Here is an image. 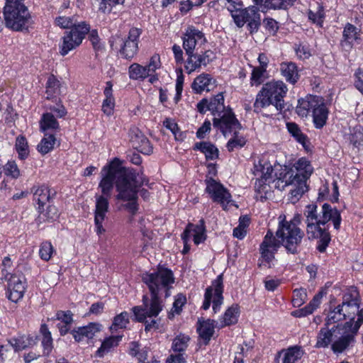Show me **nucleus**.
<instances>
[{
  "label": "nucleus",
  "instance_id": "f257e3e1",
  "mask_svg": "<svg viewBox=\"0 0 363 363\" xmlns=\"http://www.w3.org/2000/svg\"><path fill=\"white\" fill-rule=\"evenodd\" d=\"M363 324V308L356 299L344 298L341 304L330 308L325 323L317 334L315 348L330 346L335 354H340L353 347L356 336Z\"/></svg>",
  "mask_w": 363,
  "mask_h": 363
},
{
  "label": "nucleus",
  "instance_id": "f03ea898",
  "mask_svg": "<svg viewBox=\"0 0 363 363\" xmlns=\"http://www.w3.org/2000/svg\"><path fill=\"white\" fill-rule=\"evenodd\" d=\"M101 175L99 187L102 194L111 196L116 184V199L122 201L121 208L132 217L135 216L138 210V189L143 183L142 177L133 170L121 167L116 158L102 168Z\"/></svg>",
  "mask_w": 363,
  "mask_h": 363
},
{
  "label": "nucleus",
  "instance_id": "7ed1b4c3",
  "mask_svg": "<svg viewBox=\"0 0 363 363\" xmlns=\"http://www.w3.org/2000/svg\"><path fill=\"white\" fill-rule=\"evenodd\" d=\"M301 223L299 215H296L293 219L287 220L285 215L279 216V225L276 232V236L269 230L260 245V253L262 257L271 267V263L274 259V254L281 245L286 250L294 254L297 252V247L300 245L303 237V232L299 228Z\"/></svg>",
  "mask_w": 363,
  "mask_h": 363
},
{
  "label": "nucleus",
  "instance_id": "20e7f679",
  "mask_svg": "<svg viewBox=\"0 0 363 363\" xmlns=\"http://www.w3.org/2000/svg\"><path fill=\"white\" fill-rule=\"evenodd\" d=\"M304 215L308 238L318 239L317 249L320 252H325L330 242V235L325 228V224L332 220L334 228L339 230L341 223L340 213L328 203L322 206L320 212H318L317 206L310 204L306 206Z\"/></svg>",
  "mask_w": 363,
  "mask_h": 363
},
{
  "label": "nucleus",
  "instance_id": "39448f33",
  "mask_svg": "<svg viewBox=\"0 0 363 363\" xmlns=\"http://www.w3.org/2000/svg\"><path fill=\"white\" fill-rule=\"evenodd\" d=\"M288 92V87L281 80H272L264 84L256 95L253 104L254 111L260 113L270 105L277 111L284 108V97Z\"/></svg>",
  "mask_w": 363,
  "mask_h": 363
},
{
  "label": "nucleus",
  "instance_id": "423d86ee",
  "mask_svg": "<svg viewBox=\"0 0 363 363\" xmlns=\"http://www.w3.org/2000/svg\"><path fill=\"white\" fill-rule=\"evenodd\" d=\"M296 113L302 118L307 117L311 113L314 126L320 129L327 123L329 110L323 97L308 95L298 101Z\"/></svg>",
  "mask_w": 363,
  "mask_h": 363
},
{
  "label": "nucleus",
  "instance_id": "0eeeda50",
  "mask_svg": "<svg viewBox=\"0 0 363 363\" xmlns=\"http://www.w3.org/2000/svg\"><path fill=\"white\" fill-rule=\"evenodd\" d=\"M162 310V306L157 295H152L151 298L143 297L142 306L133 308L135 319L145 323V330L150 331L159 329L160 319L157 318Z\"/></svg>",
  "mask_w": 363,
  "mask_h": 363
},
{
  "label": "nucleus",
  "instance_id": "6e6552de",
  "mask_svg": "<svg viewBox=\"0 0 363 363\" xmlns=\"http://www.w3.org/2000/svg\"><path fill=\"white\" fill-rule=\"evenodd\" d=\"M313 172L310 161L305 157L298 159L291 167H285L279 172L277 179L273 181L274 186L284 190L293 180L306 182Z\"/></svg>",
  "mask_w": 363,
  "mask_h": 363
},
{
  "label": "nucleus",
  "instance_id": "1a4fd4ad",
  "mask_svg": "<svg viewBox=\"0 0 363 363\" xmlns=\"http://www.w3.org/2000/svg\"><path fill=\"white\" fill-rule=\"evenodd\" d=\"M210 111L219 118H213V126L219 129L223 135L227 132L234 130L239 128L240 123L235 118L230 109H225L224 106V96L222 93L218 94L209 101Z\"/></svg>",
  "mask_w": 363,
  "mask_h": 363
},
{
  "label": "nucleus",
  "instance_id": "9d476101",
  "mask_svg": "<svg viewBox=\"0 0 363 363\" xmlns=\"http://www.w3.org/2000/svg\"><path fill=\"white\" fill-rule=\"evenodd\" d=\"M3 15L6 27L14 31L28 30L32 24L30 12L23 4L5 5Z\"/></svg>",
  "mask_w": 363,
  "mask_h": 363
},
{
  "label": "nucleus",
  "instance_id": "9b49d317",
  "mask_svg": "<svg viewBox=\"0 0 363 363\" xmlns=\"http://www.w3.org/2000/svg\"><path fill=\"white\" fill-rule=\"evenodd\" d=\"M142 279L147 285L151 294L154 296L164 293L165 296H168V291L174 281L172 272L164 267L158 268L154 272L143 274Z\"/></svg>",
  "mask_w": 363,
  "mask_h": 363
},
{
  "label": "nucleus",
  "instance_id": "f8f14e48",
  "mask_svg": "<svg viewBox=\"0 0 363 363\" xmlns=\"http://www.w3.org/2000/svg\"><path fill=\"white\" fill-rule=\"evenodd\" d=\"M89 30V25L85 21H80L79 25H76L69 31L66 32L62 37L59 45L60 55L65 56L79 46Z\"/></svg>",
  "mask_w": 363,
  "mask_h": 363
},
{
  "label": "nucleus",
  "instance_id": "ddd939ff",
  "mask_svg": "<svg viewBox=\"0 0 363 363\" xmlns=\"http://www.w3.org/2000/svg\"><path fill=\"white\" fill-rule=\"evenodd\" d=\"M229 11L238 28H242L247 23L250 33H253L257 31L261 25V15L257 6H250L245 9L239 7L238 9L229 8Z\"/></svg>",
  "mask_w": 363,
  "mask_h": 363
},
{
  "label": "nucleus",
  "instance_id": "4468645a",
  "mask_svg": "<svg viewBox=\"0 0 363 363\" xmlns=\"http://www.w3.org/2000/svg\"><path fill=\"white\" fill-rule=\"evenodd\" d=\"M205 182V191L213 202L220 204L224 211L232 206L238 208L230 193L220 182L212 178L206 179Z\"/></svg>",
  "mask_w": 363,
  "mask_h": 363
},
{
  "label": "nucleus",
  "instance_id": "2eb2a0df",
  "mask_svg": "<svg viewBox=\"0 0 363 363\" xmlns=\"http://www.w3.org/2000/svg\"><path fill=\"white\" fill-rule=\"evenodd\" d=\"M223 274H221L212 281L211 286L206 289L202 308L207 310L212 303L214 313L218 312L223 303Z\"/></svg>",
  "mask_w": 363,
  "mask_h": 363
},
{
  "label": "nucleus",
  "instance_id": "dca6fc26",
  "mask_svg": "<svg viewBox=\"0 0 363 363\" xmlns=\"http://www.w3.org/2000/svg\"><path fill=\"white\" fill-rule=\"evenodd\" d=\"M182 46L186 53H191L204 45L207 40L204 33L193 26H188L182 36Z\"/></svg>",
  "mask_w": 363,
  "mask_h": 363
},
{
  "label": "nucleus",
  "instance_id": "f3484780",
  "mask_svg": "<svg viewBox=\"0 0 363 363\" xmlns=\"http://www.w3.org/2000/svg\"><path fill=\"white\" fill-rule=\"evenodd\" d=\"M254 169V174L257 177V179L255 184V190L261 194V197H267V194L270 191L271 188L269 183L271 180V173L272 169L271 167L266 168V172H264V167L261 164H255Z\"/></svg>",
  "mask_w": 363,
  "mask_h": 363
},
{
  "label": "nucleus",
  "instance_id": "a211bd4d",
  "mask_svg": "<svg viewBox=\"0 0 363 363\" xmlns=\"http://www.w3.org/2000/svg\"><path fill=\"white\" fill-rule=\"evenodd\" d=\"M182 238L184 243V248L183 250L184 253L189 251V248L186 245L191 238L196 245H199L204 242L206 238L205 234L204 221L201 220L199 223L197 225L189 224L182 234Z\"/></svg>",
  "mask_w": 363,
  "mask_h": 363
},
{
  "label": "nucleus",
  "instance_id": "6ab92c4d",
  "mask_svg": "<svg viewBox=\"0 0 363 363\" xmlns=\"http://www.w3.org/2000/svg\"><path fill=\"white\" fill-rule=\"evenodd\" d=\"M141 30L137 28L130 29L128 38L123 42L120 50L121 54L126 59H132L137 53L138 38Z\"/></svg>",
  "mask_w": 363,
  "mask_h": 363
},
{
  "label": "nucleus",
  "instance_id": "aec40b11",
  "mask_svg": "<svg viewBox=\"0 0 363 363\" xmlns=\"http://www.w3.org/2000/svg\"><path fill=\"white\" fill-rule=\"evenodd\" d=\"M25 278L23 275H11L8 279V298L13 302H18L25 293Z\"/></svg>",
  "mask_w": 363,
  "mask_h": 363
},
{
  "label": "nucleus",
  "instance_id": "412c9836",
  "mask_svg": "<svg viewBox=\"0 0 363 363\" xmlns=\"http://www.w3.org/2000/svg\"><path fill=\"white\" fill-rule=\"evenodd\" d=\"M130 142L133 148L139 152L150 155L152 152V146L149 140L137 128H133L129 133Z\"/></svg>",
  "mask_w": 363,
  "mask_h": 363
},
{
  "label": "nucleus",
  "instance_id": "4be33fe9",
  "mask_svg": "<svg viewBox=\"0 0 363 363\" xmlns=\"http://www.w3.org/2000/svg\"><path fill=\"white\" fill-rule=\"evenodd\" d=\"M361 42V30L351 23H347L342 32L341 45L343 48L350 50L355 44Z\"/></svg>",
  "mask_w": 363,
  "mask_h": 363
},
{
  "label": "nucleus",
  "instance_id": "5701e85b",
  "mask_svg": "<svg viewBox=\"0 0 363 363\" xmlns=\"http://www.w3.org/2000/svg\"><path fill=\"white\" fill-rule=\"evenodd\" d=\"M209 51H206L203 54L186 53L187 59L185 62L184 68L188 74H191L195 71H199L201 66H206L208 64L207 58L209 57Z\"/></svg>",
  "mask_w": 363,
  "mask_h": 363
},
{
  "label": "nucleus",
  "instance_id": "b1692460",
  "mask_svg": "<svg viewBox=\"0 0 363 363\" xmlns=\"http://www.w3.org/2000/svg\"><path fill=\"white\" fill-rule=\"evenodd\" d=\"M101 330V325L96 323H90L87 325L78 327L73 330L72 334L75 341L82 342L92 339Z\"/></svg>",
  "mask_w": 363,
  "mask_h": 363
},
{
  "label": "nucleus",
  "instance_id": "393cba45",
  "mask_svg": "<svg viewBox=\"0 0 363 363\" xmlns=\"http://www.w3.org/2000/svg\"><path fill=\"white\" fill-rule=\"evenodd\" d=\"M191 86L196 93L209 91L216 86V80L210 74L203 73L195 78Z\"/></svg>",
  "mask_w": 363,
  "mask_h": 363
},
{
  "label": "nucleus",
  "instance_id": "a878e982",
  "mask_svg": "<svg viewBox=\"0 0 363 363\" xmlns=\"http://www.w3.org/2000/svg\"><path fill=\"white\" fill-rule=\"evenodd\" d=\"M280 72L282 77L290 84H296L299 79L298 67L292 62H282L280 65Z\"/></svg>",
  "mask_w": 363,
  "mask_h": 363
},
{
  "label": "nucleus",
  "instance_id": "bb28decb",
  "mask_svg": "<svg viewBox=\"0 0 363 363\" xmlns=\"http://www.w3.org/2000/svg\"><path fill=\"white\" fill-rule=\"evenodd\" d=\"M9 340L13 351L16 352L32 347L36 344L35 338H34V337L26 335H19L18 337L11 338Z\"/></svg>",
  "mask_w": 363,
  "mask_h": 363
},
{
  "label": "nucleus",
  "instance_id": "cd10ccee",
  "mask_svg": "<svg viewBox=\"0 0 363 363\" xmlns=\"http://www.w3.org/2000/svg\"><path fill=\"white\" fill-rule=\"evenodd\" d=\"M111 196L96 195L94 218L105 219L109 208L108 199Z\"/></svg>",
  "mask_w": 363,
  "mask_h": 363
},
{
  "label": "nucleus",
  "instance_id": "c85d7f7f",
  "mask_svg": "<svg viewBox=\"0 0 363 363\" xmlns=\"http://www.w3.org/2000/svg\"><path fill=\"white\" fill-rule=\"evenodd\" d=\"M292 186L293 189H291L289 194V201L292 203H296L308 190L306 182H303L297 180H293L291 183L287 186Z\"/></svg>",
  "mask_w": 363,
  "mask_h": 363
},
{
  "label": "nucleus",
  "instance_id": "c756f323",
  "mask_svg": "<svg viewBox=\"0 0 363 363\" xmlns=\"http://www.w3.org/2000/svg\"><path fill=\"white\" fill-rule=\"evenodd\" d=\"M303 350L298 346L290 347L279 353V356L283 355V363H296L303 355Z\"/></svg>",
  "mask_w": 363,
  "mask_h": 363
},
{
  "label": "nucleus",
  "instance_id": "7c9ffc66",
  "mask_svg": "<svg viewBox=\"0 0 363 363\" xmlns=\"http://www.w3.org/2000/svg\"><path fill=\"white\" fill-rule=\"evenodd\" d=\"M112 87V83L111 82H107L106 84V88L104 91L106 99L103 101L102 111L105 114L108 116H110L113 113V108L115 107V100L113 96Z\"/></svg>",
  "mask_w": 363,
  "mask_h": 363
},
{
  "label": "nucleus",
  "instance_id": "2f4dec72",
  "mask_svg": "<svg viewBox=\"0 0 363 363\" xmlns=\"http://www.w3.org/2000/svg\"><path fill=\"white\" fill-rule=\"evenodd\" d=\"M122 339V335L110 336L106 338L101 343V347L97 350L96 355L99 357H104L113 348L118 345Z\"/></svg>",
  "mask_w": 363,
  "mask_h": 363
},
{
  "label": "nucleus",
  "instance_id": "473e14b6",
  "mask_svg": "<svg viewBox=\"0 0 363 363\" xmlns=\"http://www.w3.org/2000/svg\"><path fill=\"white\" fill-rule=\"evenodd\" d=\"M33 197L34 201L38 203V211H40L41 209H43L44 205L46 204L50 199V190L48 186L45 185L38 186L33 193Z\"/></svg>",
  "mask_w": 363,
  "mask_h": 363
},
{
  "label": "nucleus",
  "instance_id": "72a5a7b5",
  "mask_svg": "<svg viewBox=\"0 0 363 363\" xmlns=\"http://www.w3.org/2000/svg\"><path fill=\"white\" fill-rule=\"evenodd\" d=\"M199 326L198 327V332L199 336L205 341L207 344L211 340L214 333V321L210 319L199 321Z\"/></svg>",
  "mask_w": 363,
  "mask_h": 363
},
{
  "label": "nucleus",
  "instance_id": "f704fd0d",
  "mask_svg": "<svg viewBox=\"0 0 363 363\" xmlns=\"http://www.w3.org/2000/svg\"><path fill=\"white\" fill-rule=\"evenodd\" d=\"M60 128L59 123L55 116L50 113L43 114L40 120V129L45 133L48 130H57Z\"/></svg>",
  "mask_w": 363,
  "mask_h": 363
},
{
  "label": "nucleus",
  "instance_id": "c9c22d12",
  "mask_svg": "<svg viewBox=\"0 0 363 363\" xmlns=\"http://www.w3.org/2000/svg\"><path fill=\"white\" fill-rule=\"evenodd\" d=\"M239 308L238 305H233L225 312L223 316L220 319V327L235 324L238 321Z\"/></svg>",
  "mask_w": 363,
  "mask_h": 363
},
{
  "label": "nucleus",
  "instance_id": "e433bc0d",
  "mask_svg": "<svg viewBox=\"0 0 363 363\" xmlns=\"http://www.w3.org/2000/svg\"><path fill=\"white\" fill-rule=\"evenodd\" d=\"M195 150L203 152L207 160H215L218 157V150L215 145L210 143L201 142L195 144Z\"/></svg>",
  "mask_w": 363,
  "mask_h": 363
},
{
  "label": "nucleus",
  "instance_id": "4c0bfd02",
  "mask_svg": "<svg viewBox=\"0 0 363 363\" xmlns=\"http://www.w3.org/2000/svg\"><path fill=\"white\" fill-rule=\"evenodd\" d=\"M323 298V293L319 292L313 298V299L310 301V303L306 306L304 308L300 309L298 311L296 312L297 316H306L313 313L315 310H316L321 303V300Z\"/></svg>",
  "mask_w": 363,
  "mask_h": 363
},
{
  "label": "nucleus",
  "instance_id": "58836bf2",
  "mask_svg": "<svg viewBox=\"0 0 363 363\" xmlns=\"http://www.w3.org/2000/svg\"><path fill=\"white\" fill-rule=\"evenodd\" d=\"M55 143L56 138L54 135L45 133L44 137L37 146V150L42 155H45L53 150Z\"/></svg>",
  "mask_w": 363,
  "mask_h": 363
},
{
  "label": "nucleus",
  "instance_id": "ea45409f",
  "mask_svg": "<svg viewBox=\"0 0 363 363\" xmlns=\"http://www.w3.org/2000/svg\"><path fill=\"white\" fill-rule=\"evenodd\" d=\"M129 77L133 80H144L150 77L145 66L138 63L132 64L128 68Z\"/></svg>",
  "mask_w": 363,
  "mask_h": 363
},
{
  "label": "nucleus",
  "instance_id": "a19ab883",
  "mask_svg": "<svg viewBox=\"0 0 363 363\" xmlns=\"http://www.w3.org/2000/svg\"><path fill=\"white\" fill-rule=\"evenodd\" d=\"M239 129H240V125L239 126L238 128H237L234 130H232V131H228V132H227V133L225 135H224L225 136H226L227 134L231 133H233V134H234L233 137L232 138H230L227 143L226 147H227L228 151H233L235 149L241 148L246 143L245 138L242 135H240L237 133L238 130H239Z\"/></svg>",
  "mask_w": 363,
  "mask_h": 363
},
{
  "label": "nucleus",
  "instance_id": "79ce46f5",
  "mask_svg": "<svg viewBox=\"0 0 363 363\" xmlns=\"http://www.w3.org/2000/svg\"><path fill=\"white\" fill-rule=\"evenodd\" d=\"M286 128L289 133L295 138V140L301 144L304 147H306L308 143V138L306 135H304L298 125L295 123H287Z\"/></svg>",
  "mask_w": 363,
  "mask_h": 363
},
{
  "label": "nucleus",
  "instance_id": "37998d69",
  "mask_svg": "<svg viewBox=\"0 0 363 363\" xmlns=\"http://www.w3.org/2000/svg\"><path fill=\"white\" fill-rule=\"evenodd\" d=\"M189 341L190 337L189 335L179 334L174 338L172 349L175 352L182 353L188 347Z\"/></svg>",
  "mask_w": 363,
  "mask_h": 363
},
{
  "label": "nucleus",
  "instance_id": "c03bdc74",
  "mask_svg": "<svg viewBox=\"0 0 363 363\" xmlns=\"http://www.w3.org/2000/svg\"><path fill=\"white\" fill-rule=\"evenodd\" d=\"M40 333L43 335L42 345L43 347V352L45 354H49L52 349V338L51 333L45 324L41 325Z\"/></svg>",
  "mask_w": 363,
  "mask_h": 363
},
{
  "label": "nucleus",
  "instance_id": "a18cd8bd",
  "mask_svg": "<svg viewBox=\"0 0 363 363\" xmlns=\"http://www.w3.org/2000/svg\"><path fill=\"white\" fill-rule=\"evenodd\" d=\"M162 67V62L160 60V56L158 54L153 55L148 63L145 65L147 71L150 77V81L153 82L155 80L154 74L157 69H160Z\"/></svg>",
  "mask_w": 363,
  "mask_h": 363
},
{
  "label": "nucleus",
  "instance_id": "49530a36",
  "mask_svg": "<svg viewBox=\"0 0 363 363\" xmlns=\"http://www.w3.org/2000/svg\"><path fill=\"white\" fill-rule=\"evenodd\" d=\"M129 323V314L128 312L124 311L117 315L113 320V323L110 327L112 332L116 331L118 329L125 328Z\"/></svg>",
  "mask_w": 363,
  "mask_h": 363
},
{
  "label": "nucleus",
  "instance_id": "de8ad7c7",
  "mask_svg": "<svg viewBox=\"0 0 363 363\" xmlns=\"http://www.w3.org/2000/svg\"><path fill=\"white\" fill-rule=\"evenodd\" d=\"M15 147L21 160H25L28 156V145L24 136L19 135L16 138Z\"/></svg>",
  "mask_w": 363,
  "mask_h": 363
},
{
  "label": "nucleus",
  "instance_id": "09e8293b",
  "mask_svg": "<svg viewBox=\"0 0 363 363\" xmlns=\"http://www.w3.org/2000/svg\"><path fill=\"white\" fill-rule=\"evenodd\" d=\"M80 22L74 16H60L55 18V23L61 28H72L76 25H79Z\"/></svg>",
  "mask_w": 363,
  "mask_h": 363
},
{
  "label": "nucleus",
  "instance_id": "8fccbe9b",
  "mask_svg": "<svg viewBox=\"0 0 363 363\" xmlns=\"http://www.w3.org/2000/svg\"><path fill=\"white\" fill-rule=\"evenodd\" d=\"M267 77V70L254 67L250 77V84L257 86L262 84Z\"/></svg>",
  "mask_w": 363,
  "mask_h": 363
},
{
  "label": "nucleus",
  "instance_id": "3c124183",
  "mask_svg": "<svg viewBox=\"0 0 363 363\" xmlns=\"http://www.w3.org/2000/svg\"><path fill=\"white\" fill-rule=\"evenodd\" d=\"M97 4L99 11L106 13H110L113 6L122 4L125 0H94Z\"/></svg>",
  "mask_w": 363,
  "mask_h": 363
},
{
  "label": "nucleus",
  "instance_id": "603ef678",
  "mask_svg": "<svg viewBox=\"0 0 363 363\" xmlns=\"http://www.w3.org/2000/svg\"><path fill=\"white\" fill-rule=\"evenodd\" d=\"M4 172L6 176L16 179L21 177V171L15 161H9L4 166Z\"/></svg>",
  "mask_w": 363,
  "mask_h": 363
},
{
  "label": "nucleus",
  "instance_id": "864d4df0",
  "mask_svg": "<svg viewBox=\"0 0 363 363\" xmlns=\"http://www.w3.org/2000/svg\"><path fill=\"white\" fill-rule=\"evenodd\" d=\"M350 140L354 147L363 149V128L361 127L354 128Z\"/></svg>",
  "mask_w": 363,
  "mask_h": 363
},
{
  "label": "nucleus",
  "instance_id": "5fc2aeb1",
  "mask_svg": "<svg viewBox=\"0 0 363 363\" xmlns=\"http://www.w3.org/2000/svg\"><path fill=\"white\" fill-rule=\"evenodd\" d=\"M60 89V82L53 75L48 77L46 84V93L48 98L57 94Z\"/></svg>",
  "mask_w": 363,
  "mask_h": 363
},
{
  "label": "nucleus",
  "instance_id": "6e6d98bb",
  "mask_svg": "<svg viewBox=\"0 0 363 363\" xmlns=\"http://www.w3.org/2000/svg\"><path fill=\"white\" fill-rule=\"evenodd\" d=\"M247 218H240L239 225L233 230V236L242 240L245 238L247 233Z\"/></svg>",
  "mask_w": 363,
  "mask_h": 363
},
{
  "label": "nucleus",
  "instance_id": "4d7b16f0",
  "mask_svg": "<svg viewBox=\"0 0 363 363\" xmlns=\"http://www.w3.org/2000/svg\"><path fill=\"white\" fill-rule=\"evenodd\" d=\"M317 11H314L312 10H309L308 11V18L314 23H316L319 26H323V18H324V13L323 10V7L318 6L317 8Z\"/></svg>",
  "mask_w": 363,
  "mask_h": 363
},
{
  "label": "nucleus",
  "instance_id": "13d9d810",
  "mask_svg": "<svg viewBox=\"0 0 363 363\" xmlns=\"http://www.w3.org/2000/svg\"><path fill=\"white\" fill-rule=\"evenodd\" d=\"M307 298L306 291L303 289H295L293 293L292 303L294 306L299 307L303 305Z\"/></svg>",
  "mask_w": 363,
  "mask_h": 363
},
{
  "label": "nucleus",
  "instance_id": "bf43d9fd",
  "mask_svg": "<svg viewBox=\"0 0 363 363\" xmlns=\"http://www.w3.org/2000/svg\"><path fill=\"white\" fill-rule=\"evenodd\" d=\"M53 247L50 242H44L41 244L39 254L40 258L45 261L50 259L53 253Z\"/></svg>",
  "mask_w": 363,
  "mask_h": 363
},
{
  "label": "nucleus",
  "instance_id": "052dcab7",
  "mask_svg": "<svg viewBox=\"0 0 363 363\" xmlns=\"http://www.w3.org/2000/svg\"><path fill=\"white\" fill-rule=\"evenodd\" d=\"M297 57L301 60H306L311 56V51L308 45L303 43L296 45L294 48Z\"/></svg>",
  "mask_w": 363,
  "mask_h": 363
},
{
  "label": "nucleus",
  "instance_id": "680f3d73",
  "mask_svg": "<svg viewBox=\"0 0 363 363\" xmlns=\"http://www.w3.org/2000/svg\"><path fill=\"white\" fill-rule=\"evenodd\" d=\"M12 346L9 343L0 346V363H4L6 359L12 358L14 351H12Z\"/></svg>",
  "mask_w": 363,
  "mask_h": 363
},
{
  "label": "nucleus",
  "instance_id": "e2e57ef3",
  "mask_svg": "<svg viewBox=\"0 0 363 363\" xmlns=\"http://www.w3.org/2000/svg\"><path fill=\"white\" fill-rule=\"evenodd\" d=\"M39 212L43 217L49 220H54L58 217V210L55 206L52 205H49L46 210L44 211L43 208L41 209V211Z\"/></svg>",
  "mask_w": 363,
  "mask_h": 363
},
{
  "label": "nucleus",
  "instance_id": "0e129e2a",
  "mask_svg": "<svg viewBox=\"0 0 363 363\" xmlns=\"http://www.w3.org/2000/svg\"><path fill=\"white\" fill-rule=\"evenodd\" d=\"M354 84L355 88L363 95V69H357L356 70Z\"/></svg>",
  "mask_w": 363,
  "mask_h": 363
},
{
  "label": "nucleus",
  "instance_id": "69168bd1",
  "mask_svg": "<svg viewBox=\"0 0 363 363\" xmlns=\"http://www.w3.org/2000/svg\"><path fill=\"white\" fill-rule=\"evenodd\" d=\"M56 318L57 320L62 321L63 323L66 325H70L72 321V313L71 311H60L56 313Z\"/></svg>",
  "mask_w": 363,
  "mask_h": 363
},
{
  "label": "nucleus",
  "instance_id": "338daca9",
  "mask_svg": "<svg viewBox=\"0 0 363 363\" xmlns=\"http://www.w3.org/2000/svg\"><path fill=\"white\" fill-rule=\"evenodd\" d=\"M211 123L210 121H205L203 125L198 129L196 132V137L199 139L205 138L206 133L211 130Z\"/></svg>",
  "mask_w": 363,
  "mask_h": 363
},
{
  "label": "nucleus",
  "instance_id": "774afa93",
  "mask_svg": "<svg viewBox=\"0 0 363 363\" xmlns=\"http://www.w3.org/2000/svg\"><path fill=\"white\" fill-rule=\"evenodd\" d=\"M186 301V299L184 295L178 294L175 297L174 301L173 303V308H174V312H176L177 313H179L181 311L182 306L185 304Z\"/></svg>",
  "mask_w": 363,
  "mask_h": 363
}]
</instances>
